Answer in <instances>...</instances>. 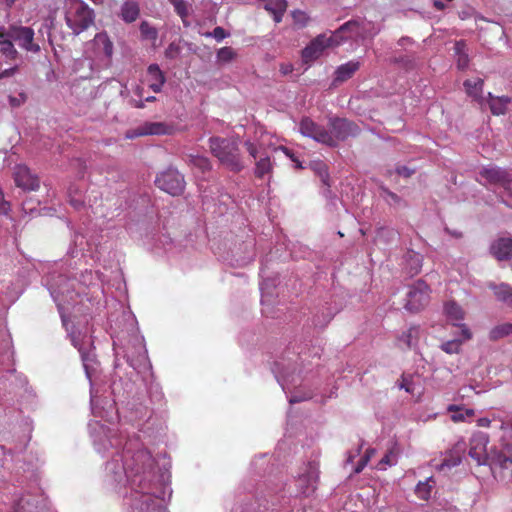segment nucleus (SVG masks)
Segmentation results:
<instances>
[{"instance_id": "f257e3e1", "label": "nucleus", "mask_w": 512, "mask_h": 512, "mask_svg": "<svg viewBox=\"0 0 512 512\" xmlns=\"http://www.w3.org/2000/svg\"><path fill=\"white\" fill-rule=\"evenodd\" d=\"M110 389L113 395V404L110 406L120 405L117 407L120 420L131 425L130 429L120 431L121 439H125L124 446L134 448L141 445L147 448L149 445L163 443L166 426L152 417L148 407L143 405L139 397H136L134 383L119 377L112 381Z\"/></svg>"}, {"instance_id": "f03ea898", "label": "nucleus", "mask_w": 512, "mask_h": 512, "mask_svg": "<svg viewBox=\"0 0 512 512\" xmlns=\"http://www.w3.org/2000/svg\"><path fill=\"white\" fill-rule=\"evenodd\" d=\"M75 281V279H71L70 274L63 272L62 268L55 265L44 278V285L57 305L63 327L68 333L71 344L80 354L86 377L92 386V378L98 369L92 337L87 332L76 331L73 326L70 327L65 314L66 305H70L78 295L75 292ZM90 403L93 413L103 417L102 413L97 411V396L94 394L92 387L90 390Z\"/></svg>"}, {"instance_id": "7ed1b4c3", "label": "nucleus", "mask_w": 512, "mask_h": 512, "mask_svg": "<svg viewBox=\"0 0 512 512\" xmlns=\"http://www.w3.org/2000/svg\"><path fill=\"white\" fill-rule=\"evenodd\" d=\"M128 326L117 335H112L113 350L115 353L114 368L120 366V358L126 360L128 365L138 374L151 373L152 365L147 355L145 340L140 335L134 315L127 316Z\"/></svg>"}, {"instance_id": "20e7f679", "label": "nucleus", "mask_w": 512, "mask_h": 512, "mask_svg": "<svg viewBox=\"0 0 512 512\" xmlns=\"http://www.w3.org/2000/svg\"><path fill=\"white\" fill-rule=\"evenodd\" d=\"M104 236L102 230L96 225L89 223L80 226L72 236V242L68 254L72 257H89L93 262L99 260Z\"/></svg>"}, {"instance_id": "39448f33", "label": "nucleus", "mask_w": 512, "mask_h": 512, "mask_svg": "<svg viewBox=\"0 0 512 512\" xmlns=\"http://www.w3.org/2000/svg\"><path fill=\"white\" fill-rule=\"evenodd\" d=\"M209 148L219 162L233 172L244 168L237 142L222 137L209 138Z\"/></svg>"}, {"instance_id": "423d86ee", "label": "nucleus", "mask_w": 512, "mask_h": 512, "mask_svg": "<svg viewBox=\"0 0 512 512\" xmlns=\"http://www.w3.org/2000/svg\"><path fill=\"white\" fill-rule=\"evenodd\" d=\"M244 146L249 155L255 160L254 174L257 178H263L273 169L271 157L267 152L268 148H271L274 152L282 151L293 162H296L298 167H301L294 154L285 146L276 147L269 145L268 147H264L262 143L256 144L250 140H246Z\"/></svg>"}, {"instance_id": "0eeeda50", "label": "nucleus", "mask_w": 512, "mask_h": 512, "mask_svg": "<svg viewBox=\"0 0 512 512\" xmlns=\"http://www.w3.org/2000/svg\"><path fill=\"white\" fill-rule=\"evenodd\" d=\"M381 30L380 24L358 17L340 26L335 31V37H339L341 42L345 40L364 42L367 39H373Z\"/></svg>"}, {"instance_id": "6e6552de", "label": "nucleus", "mask_w": 512, "mask_h": 512, "mask_svg": "<svg viewBox=\"0 0 512 512\" xmlns=\"http://www.w3.org/2000/svg\"><path fill=\"white\" fill-rule=\"evenodd\" d=\"M273 373L279 385L282 387V390L287 395L289 399V403L295 404L305 400H309L313 397L312 393L305 392L300 393L299 391H293V389L297 388V385L301 384V376L300 373H296V368L290 367V364L287 367L281 362H276L273 368Z\"/></svg>"}, {"instance_id": "1a4fd4ad", "label": "nucleus", "mask_w": 512, "mask_h": 512, "mask_svg": "<svg viewBox=\"0 0 512 512\" xmlns=\"http://www.w3.org/2000/svg\"><path fill=\"white\" fill-rule=\"evenodd\" d=\"M94 11L82 0L65 1V20L75 35L88 29L94 23Z\"/></svg>"}, {"instance_id": "9d476101", "label": "nucleus", "mask_w": 512, "mask_h": 512, "mask_svg": "<svg viewBox=\"0 0 512 512\" xmlns=\"http://www.w3.org/2000/svg\"><path fill=\"white\" fill-rule=\"evenodd\" d=\"M469 455L477 465H488L491 470L512 466V456L506 455L503 450H469Z\"/></svg>"}, {"instance_id": "9b49d317", "label": "nucleus", "mask_w": 512, "mask_h": 512, "mask_svg": "<svg viewBox=\"0 0 512 512\" xmlns=\"http://www.w3.org/2000/svg\"><path fill=\"white\" fill-rule=\"evenodd\" d=\"M429 294V286L423 280L416 281L409 287L404 308L412 313L419 312L428 304Z\"/></svg>"}, {"instance_id": "f8f14e48", "label": "nucleus", "mask_w": 512, "mask_h": 512, "mask_svg": "<svg viewBox=\"0 0 512 512\" xmlns=\"http://www.w3.org/2000/svg\"><path fill=\"white\" fill-rule=\"evenodd\" d=\"M155 184L172 196L180 195L185 188L184 176L174 168H168L156 176Z\"/></svg>"}, {"instance_id": "ddd939ff", "label": "nucleus", "mask_w": 512, "mask_h": 512, "mask_svg": "<svg viewBox=\"0 0 512 512\" xmlns=\"http://www.w3.org/2000/svg\"><path fill=\"white\" fill-rule=\"evenodd\" d=\"M34 30L31 27L12 24L9 26V37L27 52L38 53L40 46L34 41Z\"/></svg>"}, {"instance_id": "4468645a", "label": "nucleus", "mask_w": 512, "mask_h": 512, "mask_svg": "<svg viewBox=\"0 0 512 512\" xmlns=\"http://www.w3.org/2000/svg\"><path fill=\"white\" fill-rule=\"evenodd\" d=\"M340 43L339 37H335V32L330 37L324 34L318 35L302 50L303 61L306 63L314 61L323 54L326 48Z\"/></svg>"}, {"instance_id": "2eb2a0df", "label": "nucleus", "mask_w": 512, "mask_h": 512, "mask_svg": "<svg viewBox=\"0 0 512 512\" xmlns=\"http://www.w3.org/2000/svg\"><path fill=\"white\" fill-rule=\"evenodd\" d=\"M13 179L16 186L23 191H36L40 187L39 177L24 164L14 167Z\"/></svg>"}, {"instance_id": "dca6fc26", "label": "nucleus", "mask_w": 512, "mask_h": 512, "mask_svg": "<svg viewBox=\"0 0 512 512\" xmlns=\"http://www.w3.org/2000/svg\"><path fill=\"white\" fill-rule=\"evenodd\" d=\"M330 132L332 133L335 145L339 140H346L349 137H355L360 129L357 124L345 118H332L329 121Z\"/></svg>"}, {"instance_id": "f3484780", "label": "nucleus", "mask_w": 512, "mask_h": 512, "mask_svg": "<svg viewBox=\"0 0 512 512\" xmlns=\"http://www.w3.org/2000/svg\"><path fill=\"white\" fill-rule=\"evenodd\" d=\"M91 47L94 57L108 65L113 55V43L105 32L97 33L92 40Z\"/></svg>"}, {"instance_id": "a211bd4d", "label": "nucleus", "mask_w": 512, "mask_h": 512, "mask_svg": "<svg viewBox=\"0 0 512 512\" xmlns=\"http://www.w3.org/2000/svg\"><path fill=\"white\" fill-rule=\"evenodd\" d=\"M444 314L452 325L460 327L461 336H463L464 340L471 338L472 334L469 328L465 324L461 323L464 319V311L460 305L454 301L446 302L444 304Z\"/></svg>"}, {"instance_id": "6ab92c4d", "label": "nucleus", "mask_w": 512, "mask_h": 512, "mask_svg": "<svg viewBox=\"0 0 512 512\" xmlns=\"http://www.w3.org/2000/svg\"><path fill=\"white\" fill-rule=\"evenodd\" d=\"M481 177L485 178L490 184L500 185L504 188L511 181L510 174L503 168L497 166L484 167L480 171Z\"/></svg>"}, {"instance_id": "aec40b11", "label": "nucleus", "mask_w": 512, "mask_h": 512, "mask_svg": "<svg viewBox=\"0 0 512 512\" xmlns=\"http://www.w3.org/2000/svg\"><path fill=\"white\" fill-rule=\"evenodd\" d=\"M173 131L171 125L165 122H145L138 127L133 135H127L128 138L134 136H147V135H169Z\"/></svg>"}, {"instance_id": "412c9836", "label": "nucleus", "mask_w": 512, "mask_h": 512, "mask_svg": "<svg viewBox=\"0 0 512 512\" xmlns=\"http://www.w3.org/2000/svg\"><path fill=\"white\" fill-rule=\"evenodd\" d=\"M146 81L148 87L154 93H160L162 91V87L166 82V77L158 64L153 63L147 67Z\"/></svg>"}, {"instance_id": "4be33fe9", "label": "nucleus", "mask_w": 512, "mask_h": 512, "mask_svg": "<svg viewBox=\"0 0 512 512\" xmlns=\"http://www.w3.org/2000/svg\"><path fill=\"white\" fill-rule=\"evenodd\" d=\"M490 251L500 261L512 258V237L498 238L491 244Z\"/></svg>"}, {"instance_id": "5701e85b", "label": "nucleus", "mask_w": 512, "mask_h": 512, "mask_svg": "<svg viewBox=\"0 0 512 512\" xmlns=\"http://www.w3.org/2000/svg\"><path fill=\"white\" fill-rule=\"evenodd\" d=\"M310 167L313 172L320 178L324 188L322 189V194L326 198H331L332 192L330 190V177L328 173V167L323 161H312L310 163Z\"/></svg>"}, {"instance_id": "b1692460", "label": "nucleus", "mask_w": 512, "mask_h": 512, "mask_svg": "<svg viewBox=\"0 0 512 512\" xmlns=\"http://www.w3.org/2000/svg\"><path fill=\"white\" fill-rule=\"evenodd\" d=\"M463 86L465 88L466 94L471 97L474 101L479 104L484 103L483 97V87L484 80L481 78H477L475 80L467 79L464 81Z\"/></svg>"}, {"instance_id": "393cba45", "label": "nucleus", "mask_w": 512, "mask_h": 512, "mask_svg": "<svg viewBox=\"0 0 512 512\" xmlns=\"http://www.w3.org/2000/svg\"><path fill=\"white\" fill-rule=\"evenodd\" d=\"M360 68V62L356 60L348 61L337 67L334 73V83H342L350 79L353 74Z\"/></svg>"}, {"instance_id": "a878e982", "label": "nucleus", "mask_w": 512, "mask_h": 512, "mask_svg": "<svg viewBox=\"0 0 512 512\" xmlns=\"http://www.w3.org/2000/svg\"><path fill=\"white\" fill-rule=\"evenodd\" d=\"M420 335V326L412 325L398 336L399 346L403 348H414L417 345Z\"/></svg>"}, {"instance_id": "bb28decb", "label": "nucleus", "mask_w": 512, "mask_h": 512, "mask_svg": "<svg viewBox=\"0 0 512 512\" xmlns=\"http://www.w3.org/2000/svg\"><path fill=\"white\" fill-rule=\"evenodd\" d=\"M13 358L12 340L6 330L0 332V364L6 365Z\"/></svg>"}, {"instance_id": "cd10ccee", "label": "nucleus", "mask_w": 512, "mask_h": 512, "mask_svg": "<svg viewBox=\"0 0 512 512\" xmlns=\"http://www.w3.org/2000/svg\"><path fill=\"white\" fill-rule=\"evenodd\" d=\"M140 14V8L136 1L126 0L120 9V17L125 23H133Z\"/></svg>"}, {"instance_id": "c85d7f7f", "label": "nucleus", "mask_w": 512, "mask_h": 512, "mask_svg": "<svg viewBox=\"0 0 512 512\" xmlns=\"http://www.w3.org/2000/svg\"><path fill=\"white\" fill-rule=\"evenodd\" d=\"M286 8V0H267L264 4V9L273 15V19L276 23L282 21Z\"/></svg>"}, {"instance_id": "c756f323", "label": "nucleus", "mask_w": 512, "mask_h": 512, "mask_svg": "<svg viewBox=\"0 0 512 512\" xmlns=\"http://www.w3.org/2000/svg\"><path fill=\"white\" fill-rule=\"evenodd\" d=\"M447 412L451 413V420L455 423L465 422L468 418L475 415V411L471 408H463L461 406L450 404L447 407Z\"/></svg>"}, {"instance_id": "7c9ffc66", "label": "nucleus", "mask_w": 512, "mask_h": 512, "mask_svg": "<svg viewBox=\"0 0 512 512\" xmlns=\"http://www.w3.org/2000/svg\"><path fill=\"white\" fill-rule=\"evenodd\" d=\"M265 270L262 268L260 270V276L262 277V282L260 283V290H261V303L262 305L270 304L271 303V297L273 296L271 289L275 288L276 284L275 281L265 277Z\"/></svg>"}, {"instance_id": "2f4dec72", "label": "nucleus", "mask_w": 512, "mask_h": 512, "mask_svg": "<svg viewBox=\"0 0 512 512\" xmlns=\"http://www.w3.org/2000/svg\"><path fill=\"white\" fill-rule=\"evenodd\" d=\"M68 199L69 203L74 209L80 210L85 205V197L82 189L76 184H72L68 188Z\"/></svg>"}, {"instance_id": "473e14b6", "label": "nucleus", "mask_w": 512, "mask_h": 512, "mask_svg": "<svg viewBox=\"0 0 512 512\" xmlns=\"http://www.w3.org/2000/svg\"><path fill=\"white\" fill-rule=\"evenodd\" d=\"M489 287L494 291L497 300L512 305V288L506 283L499 285L489 284Z\"/></svg>"}, {"instance_id": "72a5a7b5", "label": "nucleus", "mask_w": 512, "mask_h": 512, "mask_svg": "<svg viewBox=\"0 0 512 512\" xmlns=\"http://www.w3.org/2000/svg\"><path fill=\"white\" fill-rule=\"evenodd\" d=\"M405 261L409 275L414 276L420 272L422 268V257L420 254L410 251L405 255Z\"/></svg>"}, {"instance_id": "f704fd0d", "label": "nucleus", "mask_w": 512, "mask_h": 512, "mask_svg": "<svg viewBox=\"0 0 512 512\" xmlns=\"http://www.w3.org/2000/svg\"><path fill=\"white\" fill-rule=\"evenodd\" d=\"M512 99L509 96H497L489 103L491 113L496 116L504 115Z\"/></svg>"}, {"instance_id": "c9c22d12", "label": "nucleus", "mask_w": 512, "mask_h": 512, "mask_svg": "<svg viewBox=\"0 0 512 512\" xmlns=\"http://www.w3.org/2000/svg\"><path fill=\"white\" fill-rule=\"evenodd\" d=\"M455 55L457 57V68L459 70H465L469 65V57L466 53V44L464 41L460 40L455 43L454 46Z\"/></svg>"}, {"instance_id": "e433bc0d", "label": "nucleus", "mask_w": 512, "mask_h": 512, "mask_svg": "<svg viewBox=\"0 0 512 512\" xmlns=\"http://www.w3.org/2000/svg\"><path fill=\"white\" fill-rule=\"evenodd\" d=\"M446 454L447 455L444 457L442 463L440 465H435V467L440 471H444L446 469L450 470L461 462L460 450H449Z\"/></svg>"}, {"instance_id": "4c0bfd02", "label": "nucleus", "mask_w": 512, "mask_h": 512, "mask_svg": "<svg viewBox=\"0 0 512 512\" xmlns=\"http://www.w3.org/2000/svg\"><path fill=\"white\" fill-rule=\"evenodd\" d=\"M88 431L95 445L102 444V438L107 434L105 425L99 421H90L88 423Z\"/></svg>"}, {"instance_id": "58836bf2", "label": "nucleus", "mask_w": 512, "mask_h": 512, "mask_svg": "<svg viewBox=\"0 0 512 512\" xmlns=\"http://www.w3.org/2000/svg\"><path fill=\"white\" fill-rule=\"evenodd\" d=\"M102 274L98 271L93 272L92 270L85 269L81 272L79 277V283H81L84 286H92L96 285L99 282H102Z\"/></svg>"}, {"instance_id": "ea45409f", "label": "nucleus", "mask_w": 512, "mask_h": 512, "mask_svg": "<svg viewBox=\"0 0 512 512\" xmlns=\"http://www.w3.org/2000/svg\"><path fill=\"white\" fill-rule=\"evenodd\" d=\"M512 334V325L511 323H502L495 327H493L489 332V339L492 341H497L502 339L508 335Z\"/></svg>"}, {"instance_id": "a19ab883", "label": "nucleus", "mask_w": 512, "mask_h": 512, "mask_svg": "<svg viewBox=\"0 0 512 512\" xmlns=\"http://www.w3.org/2000/svg\"><path fill=\"white\" fill-rule=\"evenodd\" d=\"M142 512H167V509L150 495H145L142 501Z\"/></svg>"}, {"instance_id": "79ce46f5", "label": "nucleus", "mask_w": 512, "mask_h": 512, "mask_svg": "<svg viewBox=\"0 0 512 512\" xmlns=\"http://www.w3.org/2000/svg\"><path fill=\"white\" fill-rule=\"evenodd\" d=\"M434 483L435 481L432 477H429L424 482H419L415 489L416 495L422 500H428Z\"/></svg>"}, {"instance_id": "37998d69", "label": "nucleus", "mask_w": 512, "mask_h": 512, "mask_svg": "<svg viewBox=\"0 0 512 512\" xmlns=\"http://www.w3.org/2000/svg\"><path fill=\"white\" fill-rule=\"evenodd\" d=\"M188 163L192 167L199 169L201 172H206L211 168L210 160L201 155H189Z\"/></svg>"}, {"instance_id": "c03bdc74", "label": "nucleus", "mask_w": 512, "mask_h": 512, "mask_svg": "<svg viewBox=\"0 0 512 512\" xmlns=\"http://www.w3.org/2000/svg\"><path fill=\"white\" fill-rule=\"evenodd\" d=\"M311 139L328 146H335V140L332 133L321 126L317 129V132Z\"/></svg>"}, {"instance_id": "a18cd8bd", "label": "nucleus", "mask_w": 512, "mask_h": 512, "mask_svg": "<svg viewBox=\"0 0 512 512\" xmlns=\"http://www.w3.org/2000/svg\"><path fill=\"white\" fill-rule=\"evenodd\" d=\"M319 127L311 119L303 118L299 124V131L303 136L312 138Z\"/></svg>"}, {"instance_id": "49530a36", "label": "nucleus", "mask_w": 512, "mask_h": 512, "mask_svg": "<svg viewBox=\"0 0 512 512\" xmlns=\"http://www.w3.org/2000/svg\"><path fill=\"white\" fill-rule=\"evenodd\" d=\"M0 53L7 61H16L19 58V53L14 46L13 40L0 46Z\"/></svg>"}, {"instance_id": "de8ad7c7", "label": "nucleus", "mask_w": 512, "mask_h": 512, "mask_svg": "<svg viewBox=\"0 0 512 512\" xmlns=\"http://www.w3.org/2000/svg\"><path fill=\"white\" fill-rule=\"evenodd\" d=\"M489 444V435L483 431H476L471 437V448H486Z\"/></svg>"}, {"instance_id": "09e8293b", "label": "nucleus", "mask_w": 512, "mask_h": 512, "mask_svg": "<svg viewBox=\"0 0 512 512\" xmlns=\"http://www.w3.org/2000/svg\"><path fill=\"white\" fill-rule=\"evenodd\" d=\"M464 339H452L441 344L440 348L447 354H457Z\"/></svg>"}, {"instance_id": "8fccbe9b", "label": "nucleus", "mask_w": 512, "mask_h": 512, "mask_svg": "<svg viewBox=\"0 0 512 512\" xmlns=\"http://www.w3.org/2000/svg\"><path fill=\"white\" fill-rule=\"evenodd\" d=\"M173 5L175 12L182 19L185 26L188 25L186 18L188 17V9L184 0H169Z\"/></svg>"}, {"instance_id": "3c124183", "label": "nucleus", "mask_w": 512, "mask_h": 512, "mask_svg": "<svg viewBox=\"0 0 512 512\" xmlns=\"http://www.w3.org/2000/svg\"><path fill=\"white\" fill-rule=\"evenodd\" d=\"M140 33L143 38L150 39V40H156L158 36V32L156 28L151 26L147 21H143L140 24Z\"/></svg>"}, {"instance_id": "603ef678", "label": "nucleus", "mask_w": 512, "mask_h": 512, "mask_svg": "<svg viewBox=\"0 0 512 512\" xmlns=\"http://www.w3.org/2000/svg\"><path fill=\"white\" fill-rule=\"evenodd\" d=\"M236 57V52L231 47H222L217 51V60L228 63Z\"/></svg>"}, {"instance_id": "864d4df0", "label": "nucleus", "mask_w": 512, "mask_h": 512, "mask_svg": "<svg viewBox=\"0 0 512 512\" xmlns=\"http://www.w3.org/2000/svg\"><path fill=\"white\" fill-rule=\"evenodd\" d=\"M397 235L398 233L392 228L382 227L377 231V238L379 240H384L385 242L392 241L397 237Z\"/></svg>"}, {"instance_id": "5fc2aeb1", "label": "nucleus", "mask_w": 512, "mask_h": 512, "mask_svg": "<svg viewBox=\"0 0 512 512\" xmlns=\"http://www.w3.org/2000/svg\"><path fill=\"white\" fill-rule=\"evenodd\" d=\"M205 37L214 38L217 42H221L225 38L229 37V33L225 31L223 27L217 26L211 32H206Z\"/></svg>"}, {"instance_id": "6e6d98bb", "label": "nucleus", "mask_w": 512, "mask_h": 512, "mask_svg": "<svg viewBox=\"0 0 512 512\" xmlns=\"http://www.w3.org/2000/svg\"><path fill=\"white\" fill-rule=\"evenodd\" d=\"M375 450H366L365 453L360 457L359 461L357 462L356 466L354 467V473L358 474L360 473L364 467L369 462L372 453Z\"/></svg>"}, {"instance_id": "4d7b16f0", "label": "nucleus", "mask_w": 512, "mask_h": 512, "mask_svg": "<svg viewBox=\"0 0 512 512\" xmlns=\"http://www.w3.org/2000/svg\"><path fill=\"white\" fill-rule=\"evenodd\" d=\"M27 100L25 93L21 92L17 96H9L8 101L12 107H19L24 104Z\"/></svg>"}, {"instance_id": "13d9d810", "label": "nucleus", "mask_w": 512, "mask_h": 512, "mask_svg": "<svg viewBox=\"0 0 512 512\" xmlns=\"http://www.w3.org/2000/svg\"><path fill=\"white\" fill-rule=\"evenodd\" d=\"M10 208V202L5 199L4 193L0 188V215H8Z\"/></svg>"}, {"instance_id": "bf43d9fd", "label": "nucleus", "mask_w": 512, "mask_h": 512, "mask_svg": "<svg viewBox=\"0 0 512 512\" xmlns=\"http://www.w3.org/2000/svg\"><path fill=\"white\" fill-rule=\"evenodd\" d=\"M292 16H293L294 21L296 23L301 24V26H305L307 24L308 16L306 15L305 12L300 11V10H295L292 13Z\"/></svg>"}, {"instance_id": "052dcab7", "label": "nucleus", "mask_w": 512, "mask_h": 512, "mask_svg": "<svg viewBox=\"0 0 512 512\" xmlns=\"http://www.w3.org/2000/svg\"><path fill=\"white\" fill-rule=\"evenodd\" d=\"M179 52H180L179 46L175 43H170L169 46L165 50V56L167 58L173 59L176 57V55H178Z\"/></svg>"}, {"instance_id": "680f3d73", "label": "nucleus", "mask_w": 512, "mask_h": 512, "mask_svg": "<svg viewBox=\"0 0 512 512\" xmlns=\"http://www.w3.org/2000/svg\"><path fill=\"white\" fill-rule=\"evenodd\" d=\"M392 458H394V455H393V450H390V452L388 454H386L379 462L378 464V468L379 469H385L384 465H392L393 464V460Z\"/></svg>"}, {"instance_id": "e2e57ef3", "label": "nucleus", "mask_w": 512, "mask_h": 512, "mask_svg": "<svg viewBox=\"0 0 512 512\" xmlns=\"http://www.w3.org/2000/svg\"><path fill=\"white\" fill-rule=\"evenodd\" d=\"M396 172L400 175V176H403L405 178H408L410 177L413 173H414V170L413 169H410L408 168L407 166H398L396 168Z\"/></svg>"}, {"instance_id": "0e129e2a", "label": "nucleus", "mask_w": 512, "mask_h": 512, "mask_svg": "<svg viewBox=\"0 0 512 512\" xmlns=\"http://www.w3.org/2000/svg\"><path fill=\"white\" fill-rule=\"evenodd\" d=\"M12 39L9 37V27L6 29L4 27L0 28V46L4 45V43L11 41Z\"/></svg>"}, {"instance_id": "69168bd1", "label": "nucleus", "mask_w": 512, "mask_h": 512, "mask_svg": "<svg viewBox=\"0 0 512 512\" xmlns=\"http://www.w3.org/2000/svg\"><path fill=\"white\" fill-rule=\"evenodd\" d=\"M253 259H254V252L251 251L248 256H245L240 259H236V262H237L238 266H245V265L249 264L250 262H252Z\"/></svg>"}, {"instance_id": "338daca9", "label": "nucleus", "mask_w": 512, "mask_h": 512, "mask_svg": "<svg viewBox=\"0 0 512 512\" xmlns=\"http://www.w3.org/2000/svg\"><path fill=\"white\" fill-rule=\"evenodd\" d=\"M17 68H18V65L14 64L12 67L3 70L2 72H0V79L7 78V77L14 75Z\"/></svg>"}, {"instance_id": "774afa93", "label": "nucleus", "mask_w": 512, "mask_h": 512, "mask_svg": "<svg viewBox=\"0 0 512 512\" xmlns=\"http://www.w3.org/2000/svg\"><path fill=\"white\" fill-rule=\"evenodd\" d=\"M386 194H387V200L388 201H391V202H393L395 204L400 203L401 199H400V197L397 194H395V193H393L391 191H387Z\"/></svg>"}]
</instances>
